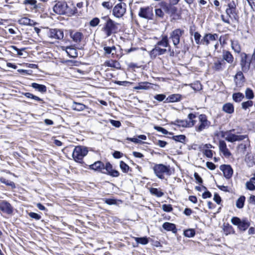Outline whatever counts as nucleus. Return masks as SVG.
<instances>
[{
	"mask_svg": "<svg viewBox=\"0 0 255 255\" xmlns=\"http://www.w3.org/2000/svg\"><path fill=\"white\" fill-rule=\"evenodd\" d=\"M19 24L24 25H35L37 23L34 20L26 17H22L18 20Z\"/></svg>",
	"mask_w": 255,
	"mask_h": 255,
	"instance_id": "23",
	"label": "nucleus"
},
{
	"mask_svg": "<svg viewBox=\"0 0 255 255\" xmlns=\"http://www.w3.org/2000/svg\"><path fill=\"white\" fill-rule=\"evenodd\" d=\"M165 98L166 96L164 94H157L154 96V99L159 102L163 101Z\"/></svg>",
	"mask_w": 255,
	"mask_h": 255,
	"instance_id": "59",
	"label": "nucleus"
},
{
	"mask_svg": "<svg viewBox=\"0 0 255 255\" xmlns=\"http://www.w3.org/2000/svg\"><path fill=\"white\" fill-rule=\"evenodd\" d=\"M218 38V34L217 33H206L202 38V44L208 46L211 41H217Z\"/></svg>",
	"mask_w": 255,
	"mask_h": 255,
	"instance_id": "16",
	"label": "nucleus"
},
{
	"mask_svg": "<svg viewBox=\"0 0 255 255\" xmlns=\"http://www.w3.org/2000/svg\"><path fill=\"white\" fill-rule=\"evenodd\" d=\"M138 15L139 17L145 19H150L152 15V8L149 6L141 7Z\"/></svg>",
	"mask_w": 255,
	"mask_h": 255,
	"instance_id": "12",
	"label": "nucleus"
},
{
	"mask_svg": "<svg viewBox=\"0 0 255 255\" xmlns=\"http://www.w3.org/2000/svg\"><path fill=\"white\" fill-rule=\"evenodd\" d=\"M184 33V30L180 28L175 29L170 33L169 38L171 39L175 48H178V45L180 43V37Z\"/></svg>",
	"mask_w": 255,
	"mask_h": 255,
	"instance_id": "8",
	"label": "nucleus"
},
{
	"mask_svg": "<svg viewBox=\"0 0 255 255\" xmlns=\"http://www.w3.org/2000/svg\"><path fill=\"white\" fill-rule=\"evenodd\" d=\"M199 124L195 127V130L197 132H201L204 129L207 128L210 125V122L207 120V116L204 114H201L198 117Z\"/></svg>",
	"mask_w": 255,
	"mask_h": 255,
	"instance_id": "7",
	"label": "nucleus"
},
{
	"mask_svg": "<svg viewBox=\"0 0 255 255\" xmlns=\"http://www.w3.org/2000/svg\"><path fill=\"white\" fill-rule=\"evenodd\" d=\"M194 176L198 183L202 184L203 183L202 179L197 172L194 173Z\"/></svg>",
	"mask_w": 255,
	"mask_h": 255,
	"instance_id": "62",
	"label": "nucleus"
},
{
	"mask_svg": "<svg viewBox=\"0 0 255 255\" xmlns=\"http://www.w3.org/2000/svg\"><path fill=\"white\" fill-rule=\"evenodd\" d=\"M223 111L228 114H232L234 112L233 105L231 103H226L223 106Z\"/></svg>",
	"mask_w": 255,
	"mask_h": 255,
	"instance_id": "33",
	"label": "nucleus"
},
{
	"mask_svg": "<svg viewBox=\"0 0 255 255\" xmlns=\"http://www.w3.org/2000/svg\"><path fill=\"white\" fill-rule=\"evenodd\" d=\"M72 7L68 6L67 14L68 16L74 15L78 12L77 8L73 4H71Z\"/></svg>",
	"mask_w": 255,
	"mask_h": 255,
	"instance_id": "42",
	"label": "nucleus"
},
{
	"mask_svg": "<svg viewBox=\"0 0 255 255\" xmlns=\"http://www.w3.org/2000/svg\"><path fill=\"white\" fill-rule=\"evenodd\" d=\"M120 166L122 170L125 173H127L129 170V167L128 165L123 161H120Z\"/></svg>",
	"mask_w": 255,
	"mask_h": 255,
	"instance_id": "48",
	"label": "nucleus"
},
{
	"mask_svg": "<svg viewBox=\"0 0 255 255\" xmlns=\"http://www.w3.org/2000/svg\"><path fill=\"white\" fill-rule=\"evenodd\" d=\"M231 223L241 231H245L250 226V223L247 219L241 220L239 218L234 217L231 219Z\"/></svg>",
	"mask_w": 255,
	"mask_h": 255,
	"instance_id": "6",
	"label": "nucleus"
},
{
	"mask_svg": "<svg viewBox=\"0 0 255 255\" xmlns=\"http://www.w3.org/2000/svg\"><path fill=\"white\" fill-rule=\"evenodd\" d=\"M158 5L163 9L165 12H169L170 5L164 1H162L158 3Z\"/></svg>",
	"mask_w": 255,
	"mask_h": 255,
	"instance_id": "40",
	"label": "nucleus"
},
{
	"mask_svg": "<svg viewBox=\"0 0 255 255\" xmlns=\"http://www.w3.org/2000/svg\"><path fill=\"white\" fill-rule=\"evenodd\" d=\"M162 228L167 231H171L173 233H176L177 230L176 227V225L174 224L165 222L162 225Z\"/></svg>",
	"mask_w": 255,
	"mask_h": 255,
	"instance_id": "22",
	"label": "nucleus"
},
{
	"mask_svg": "<svg viewBox=\"0 0 255 255\" xmlns=\"http://www.w3.org/2000/svg\"><path fill=\"white\" fill-rule=\"evenodd\" d=\"M104 50L105 51V54H112V55H113L115 54L116 52V48L114 46L112 47L105 46L104 47Z\"/></svg>",
	"mask_w": 255,
	"mask_h": 255,
	"instance_id": "37",
	"label": "nucleus"
},
{
	"mask_svg": "<svg viewBox=\"0 0 255 255\" xmlns=\"http://www.w3.org/2000/svg\"><path fill=\"white\" fill-rule=\"evenodd\" d=\"M234 130L235 129H233L229 131H227L225 132V135H223V137H225L227 141L231 142L242 141L246 138H247L248 140H249L248 136L247 135H237L231 132Z\"/></svg>",
	"mask_w": 255,
	"mask_h": 255,
	"instance_id": "5",
	"label": "nucleus"
},
{
	"mask_svg": "<svg viewBox=\"0 0 255 255\" xmlns=\"http://www.w3.org/2000/svg\"><path fill=\"white\" fill-rule=\"evenodd\" d=\"M155 14L157 16L162 18L164 15L163 11L161 8H156L155 10Z\"/></svg>",
	"mask_w": 255,
	"mask_h": 255,
	"instance_id": "58",
	"label": "nucleus"
},
{
	"mask_svg": "<svg viewBox=\"0 0 255 255\" xmlns=\"http://www.w3.org/2000/svg\"><path fill=\"white\" fill-rule=\"evenodd\" d=\"M194 38L195 41V42L197 44H202V39L201 40V34L198 32H195L194 34Z\"/></svg>",
	"mask_w": 255,
	"mask_h": 255,
	"instance_id": "46",
	"label": "nucleus"
},
{
	"mask_svg": "<svg viewBox=\"0 0 255 255\" xmlns=\"http://www.w3.org/2000/svg\"><path fill=\"white\" fill-rule=\"evenodd\" d=\"M154 128L157 131L161 132L162 133L164 134H167L168 132L166 129L161 127L155 126L154 127Z\"/></svg>",
	"mask_w": 255,
	"mask_h": 255,
	"instance_id": "53",
	"label": "nucleus"
},
{
	"mask_svg": "<svg viewBox=\"0 0 255 255\" xmlns=\"http://www.w3.org/2000/svg\"><path fill=\"white\" fill-rule=\"evenodd\" d=\"M0 210L7 214H11L13 212L12 207L10 203L5 200L0 201Z\"/></svg>",
	"mask_w": 255,
	"mask_h": 255,
	"instance_id": "17",
	"label": "nucleus"
},
{
	"mask_svg": "<svg viewBox=\"0 0 255 255\" xmlns=\"http://www.w3.org/2000/svg\"><path fill=\"white\" fill-rule=\"evenodd\" d=\"M28 215L30 218L34 219L35 220H39L41 218V216L39 214L34 212L29 213Z\"/></svg>",
	"mask_w": 255,
	"mask_h": 255,
	"instance_id": "52",
	"label": "nucleus"
},
{
	"mask_svg": "<svg viewBox=\"0 0 255 255\" xmlns=\"http://www.w3.org/2000/svg\"><path fill=\"white\" fill-rule=\"evenodd\" d=\"M235 78L237 79L236 81V85L240 87H242L245 79L242 71H238L235 76Z\"/></svg>",
	"mask_w": 255,
	"mask_h": 255,
	"instance_id": "24",
	"label": "nucleus"
},
{
	"mask_svg": "<svg viewBox=\"0 0 255 255\" xmlns=\"http://www.w3.org/2000/svg\"><path fill=\"white\" fill-rule=\"evenodd\" d=\"M133 238L137 244H140L142 245H145L149 242L148 238L146 237L141 238L133 237Z\"/></svg>",
	"mask_w": 255,
	"mask_h": 255,
	"instance_id": "34",
	"label": "nucleus"
},
{
	"mask_svg": "<svg viewBox=\"0 0 255 255\" xmlns=\"http://www.w3.org/2000/svg\"><path fill=\"white\" fill-rule=\"evenodd\" d=\"M245 197L244 196H241L236 201V206L239 209H242L244 206L245 201Z\"/></svg>",
	"mask_w": 255,
	"mask_h": 255,
	"instance_id": "39",
	"label": "nucleus"
},
{
	"mask_svg": "<svg viewBox=\"0 0 255 255\" xmlns=\"http://www.w3.org/2000/svg\"><path fill=\"white\" fill-rule=\"evenodd\" d=\"M223 60L226 61L229 64H232L234 62V57L231 53L227 50H224L223 51Z\"/></svg>",
	"mask_w": 255,
	"mask_h": 255,
	"instance_id": "25",
	"label": "nucleus"
},
{
	"mask_svg": "<svg viewBox=\"0 0 255 255\" xmlns=\"http://www.w3.org/2000/svg\"><path fill=\"white\" fill-rule=\"evenodd\" d=\"M127 4L124 2H120L116 4L113 9V14L117 18L124 16L126 12Z\"/></svg>",
	"mask_w": 255,
	"mask_h": 255,
	"instance_id": "9",
	"label": "nucleus"
},
{
	"mask_svg": "<svg viewBox=\"0 0 255 255\" xmlns=\"http://www.w3.org/2000/svg\"><path fill=\"white\" fill-rule=\"evenodd\" d=\"M213 199L218 204H220L221 202L220 196L216 193L214 194Z\"/></svg>",
	"mask_w": 255,
	"mask_h": 255,
	"instance_id": "63",
	"label": "nucleus"
},
{
	"mask_svg": "<svg viewBox=\"0 0 255 255\" xmlns=\"http://www.w3.org/2000/svg\"><path fill=\"white\" fill-rule=\"evenodd\" d=\"M23 3L25 5H30L32 7L31 8L32 10H37L40 8V3L37 4L36 0H24Z\"/></svg>",
	"mask_w": 255,
	"mask_h": 255,
	"instance_id": "26",
	"label": "nucleus"
},
{
	"mask_svg": "<svg viewBox=\"0 0 255 255\" xmlns=\"http://www.w3.org/2000/svg\"><path fill=\"white\" fill-rule=\"evenodd\" d=\"M31 87L41 93H45L47 91V88L44 85L39 84L36 83L31 84Z\"/></svg>",
	"mask_w": 255,
	"mask_h": 255,
	"instance_id": "29",
	"label": "nucleus"
},
{
	"mask_svg": "<svg viewBox=\"0 0 255 255\" xmlns=\"http://www.w3.org/2000/svg\"><path fill=\"white\" fill-rule=\"evenodd\" d=\"M203 153L208 158H211L213 156V151L210 149H205Z\"/></svg>",
	"mask_w": 255,
	"mask_h": 255,
	"instance_id": "60",
	"label": "nucleus"
},
{
	"mask_svg": "<svg viewBox=\"0 0 255 255\" xmlns=\"http://www.w3.org/2000/svg\"><path fill=\"white\" fill-rule=\"evenodd\" d=\"M220 169L223 172L225 178L227 179L231 178L233 173V170L230 165H222L220 166Z\"/></svg>",
	"mask_w": 255,
	"mask_h": 255,
	"instance_id": "18",
	"label": "nucleus"
},
{
	"mask_svg": "<svg viewBox=\"0 0 255 255\" xmlns=\"http://www.w3.org/2000/svg\"><path fill=\"white\" fill-rule=\"evenodd\" d=\"M110 123L114 127L116 128H119L121 126V123L119 121H116L114 120H110Z\"/></svg>",
	"mask_w": 255,
	"mask_h": 255,
	"instance_id": "61",
	"label": "nucleus"
},
{
	"mask_svg": "<svg viewBox=\"0 0 255 255\" xmlns=\"http://www.w3.org/2000/svg\"><path fill=\"white\" fill-rule=\"evenodd\" d=\"M150 192L152 195L157 197H161L164 195V193L162 192L161 190L157 188H151Z\"/></svg>",
	"mask_w": 255,
	"mask_h": 255,
	"instance_id": "35",
	"label": "nucleus"
},
{
	"mask_svg": "<svg viewBox=\"0 0 255 255\" xmlns=\"http://www.w3.org/2000/svg\"><path fill=\"white\" fill-rule=\"evenodd\" d=\"M23 94L27 98L32 99L35 101L41 102L42 103L43 102V100L42 99L40 98L39 97H38L36 96L33 95L31 93H23Z\"/></svg>",
	"mask_w": 255,
	"mask_h": 255,
	"instance_id": "44",
	"label": "nucleus"
},
{
	"mask_svg": "<svg viewBox=\"0 0 255 255\" xmlns=\"http://www.w3.org/2000/svg\"><path fill=\"white\" fill-rule=\"evenodd\" d=\"M244 98V95L241 93H236L233 94V99L236 102H240Z\"/></svg>",
	"mask_w": 255,
	"mask_h": 255,
	"instance_id": "38",
	"label": "nucleus"
},
{
	"mask_svg": "<svg viewBox=\"0 0 255 255\" xmlns=\"http://www.w3.org/2000/svg\"><path fill=\"white\" fill-rule=\"evenodd\" d=\"M152 169L156 176L161 179H164V174H170L169 166L162 164H155Z\"/></svg>",
	"mask_w": 255,
	"mask_h": 255,
	"instance_id": "3",
	"label": "nucleus"
},
{
	"mask_svg": "<svg viewBox=\"0 0 255 255\" xmlns=\"http://www.w3.org/2000/svg\"><path fill=\"white\" fill-rule=\"evenodd\" d=\"M66 51L68 55L70 57L74 58L77 57V53L76 52V50L74 48L71 47H67L66 48Z\"/></svg>",
	"mask_w": 255,
	"mask_h": 255,
	"instance_id": "36",
	"label": "nucleus"
},
{
	"mask_svg": "<svg viewBox=\"0 0 255 255\" xmlns=\"http://www.w3.org/2000/svg\"><path fill=\"white\" fill-rule=\"evenodd\" d=\"M89 168L102 173L104 170V164L101 161H98L90 165Z\"/></svg>",
	"mask_w": 255,
	"mask_h": 255,
	"instance_id": "21",
	"label": "nucleus"
},
{
	"mask_svg": "<svg viewBox=\"0 0 255 255\" xmlns=\"http://www.w3.org/2000/svg\"><path fill=\"white\" fill-rule=\"evenodd\" d=\"M87 108L86 105L75 102H74L72 105V109L77 111H82Z\"/></svg>",
	"mask_w": 255,
	"mask_h": 255,
	"instance_id": "31",
	"label": "nucleus"
},
{
	"mask_svg": "<svg viewBox=\"0 0 255 255\" xmlns=\"http://www.w3.org/2000/svg\"><path fill=\"white\" fill-rule=\"evenodd\" d=\"M88 152V150L87 147L77 146L73 151L72 156L75 161L81 163L83 157L87 154Z\"/></svg>",
	"mask_w": 255,
	"mask_h": 255,
	"instance_id": "2",
	"label": "nucleus"
},
{
	"mask_svg": "<svg viewBox=\"0 0 255 255\" xmlns=\"http://www.w3.org/2000/svg\"><path fill=\"white\" fill-rule=\"evenodd\" d=\"M226 12L228 17L231 18H234L235 19H237L238 18V14L236 11V9H231L227 8L226 10Z\"/></svg>",
	"mask_w": 255,
	"mask_h": 255,
	"instance_id": "32",
	"label": "nucleus"
},
{
	"mask_svg": "<svg viewBox=\"0 0 255 255\" xmlns=\"http://www.w3.org/2000/svg\"><path fill=\"white\" fill-rule=\"evenodd\" d=\"M0 181L6 185L10 186L12 188H14L15 187V184L13 182L11 181H9L8 180H6L5 178L3 177H0Z\"/></svg>",
	"mask_w": 255,
	"mask_h": 255,
	"instance_id": "43",
	"label": "nucleus"
},
{
	"mask_svg": "<svg viewBox=\"0 0 255 255\" xmlns=\"http://www.w3.org/2000/svg\"><path fill=\"white\" fill-rule=\"evenodd\" d=\"M225 65V62L223 60H218L215 61L213 66V69L216 71L222 70L224 67Z\"/></svg>",
	"mask_w": 255,
	"mask_h": 255,
	"instance_id": "30",
	"label": "nucleus"
},
{
	"mask_svg": "<svg viewBox=\"0 0 255 255\" xmlns=\"http://www.w3.org/2000/svg\"><path fill=\"white\" fill-rule=\"evenodd\" d=\"M246 97L248 99H252L254 98V94L252 89L247 88L245 91Z\"/></svg>",
	"mask_w": 255,
	"mask_h": 255,
	"instance_id": "47",
	"label": "nucleus"
},
{
	"mask_svg": "<svg viewBox=\"0 0 255 255\" xmlns=\"http://www.w3.org/2000/svg\"><path fill=\"white\" fill-rule=\"evenodd\" d=\"M188 118L189 119V122L185 120H177L174 122L172 123V124L176 125L178 127H181L183 128L192 127L195 124L196 121L193 119L196 118V115L190 113L188 115Z\"/></svg>",
	"mask_w": 255,
	"mask_h": 255,
	"instance_id": "4",
	"label": "nucleus"
},
{
	"mask_svg": "<svg viewBox=\"0 0 255 255\" xmlns=\"http://www.w3.org/2000/svg\"><path fill=\"white\" fill-rule=\"evenodd\" d=\"M166 51V49L161 48L155 45L154 47L150 52V55L151 57L155 58L157 56L165 54Z\"/></svg>",
	"mask_w": 255,
	"mask_h": 255,
	"instance_id": "19",
	"label": "nucleus"
},
{
	"mask_svg": "<svg viewBox=\"0 0 255 255\" xmlns=\"http://www.w3.org/2000/svg\"><path fill=\"white\" fill-rule=\"evenodd\" d=\"M70 37L77 43H80L84 38L82 32L73 30H69Z\"/></svg>",
	"mask_w": 255,
	"mask_h": 255,
	"instance_id": "13",
	"label": "nucleus"
},
{
	"mask_svg": "<svg viewBox=\"0 0 255 255\" xmlns=\"http://www.w3.org/2000/svg\"><path fill=\"white\" fill-rule=\"evenodd\" d=\"M68 4L65 1H58L54 5L53 10L58 14H67Z\"/></svg>",
	"mask_w": 255,
	"mask_h": 255,
	"instance_id": "10",
	"label": "nucleus"
},
{
	"mask_svg": "<svg viewBox=\"0 0 255 255\" xmlns=\"http://www.w3.org/2000/svg\"><path fill=\"white\" fill-rule=\"evenodd\" d=\"M172 139L176 141L184 143L186 140V136L183 134L174 135L172 136Z\"/></svg>",
	"mask_w": 255,
	"mask_h": 255,
	"instance_id": "45",
	"label": "nucleus"
},
{
	"mask_svg": "<svg viewBox=\"0 0 255 255\" xmlns=\"http://www.w3.org/2000/svg\"><path fill=\"white\" fill-rule=\"evenodd\" d=\"M104 170L105 171L103 170L102 173L109 175L112 177H117L120 175L118 170L113 169V166L109 162H107L105 165L104 164Z\"/></svg>",
	"mask_w": 255,
	"mask_h": 255,
	"instance_id": "11",
	"label": "nucleus"
},
{
	"mask_svg": "<svg viewBox=\"0 0 255 255\" xmlns=\"http://www.w3.org/2000/svg\"><path fill=\"white\" fill-rule=\"evenodd\" d=\"M241 61L240 65L241 66L242 70L243 72H245L249 70L250 66L251 61L247 60L248 55L245 53H242L241 54Z\"/></svg>",
	"mask_w": 255,
	"mask_h": 255,
	"instance_id": "15",
	"label": "nucleus"
},
{
	"mask_svg": "<svg viewBox=\"0 0 255 255\" xmlns=\"http://www.w3.org/2000/svg\"><path fill=\"white\" fill-rule=\"evenodd\" d=\"M104 201L109 205H116L117 204V200L114 199H105Z\"/></svg>",
	"mask_w": 255,
	"mask_h": 255,
	"instance_id": "56",
	"label": "nucleus"
},
{
	"mask_svg": "<svg viewBox=\"0 0 255 255\" xmlns=\"http://www.w3.org/2000/svg\"><path fill=\"white\" fill-rule=\"evenodd\" d=\"M162 209L165 212H169L173 210V208L171 205L164 204L162 205Z\"/></svg>",
	"mask_w": 255,
	"mask_h": 255,
	"instance_id": "57",
	"label": "nucleus"
},
{
	"mask_svg": "<svg viewBox=\"0 0 255 255\" xmlns=\"http://www.w3.org/2000/svg\"><path fill=\"white\" fill-rule=\"evenodd\" d=\"M101 19L105 21L102 31L105 33L107 37L118 32L119 23L111 19L108 15L102 16Z\"/></svg>",
	"mask_w": 255,
	"mask_h": 255,
	"instance_id": "1",
	"label": "nucleus"
},
{
	"mask_svg": "<svg viewBox=\"0 0 255 255\" xmlns=\"http://www.w3.org/2000/svg\"><path fill=\"white\" fill-rule=\"evenodd\" d=\"M48 36L50 38L60 40L63 38L64 33L63 30L60 29H50Z\"/></svg>",
	"mask_w": 255,
	"mask_h": 255,
	"instance_id": "14",
	"label": "nucleus"
},
{
	"mask_svg": "<svg viewBox=\"0 0 255 255\" xmlns=\"http://www.w3.org/2000/svg\"><path fill=\"white\" fill-rule=\"evenodd\" d=\"M155 45L159 47V46H161L164 47H170V45L169 43V40L167 36H162L161 39L158 41Z\"/></svg>",
	"mask_w": 255,
	"mask_h": 255,
	"instance_id": "28",
	"label": "nucleus"
},
{
	"mask_svg": "<svg viewBox=\"0 0 255 255\" xmlns=\"http://www.w3.org/2000/svg\"><path fill=\"white\" fill-rule=\"evenodd\" d=\"M219 150L225 157H229L231 155V153L228 149L227 144L224 140H220L219 144Z\"/></svg>",
	"mask_w": 255,
	"mask_h": 255,
	"instance_id": "20",
	"label": "nucleus"
},
{
	"mask_svg": "<svg viewBox=\"0 0 255 255\" xmlns=\"http://www.w3.org/2000/svg\"><path fill=\"white\" fill-rule=\"evenodd\" d=\"M253 102L252 101H248L247 102H245L242 103V108L246 110L247 108L253 106Z\"/></svg>",
	"mask_w": 255,
	"mask_h": 255,
	"instance_id": "51",
	"label": "nucleus"
},
{
	"mask_svg": "<svg viewBox=\"0 0 255 255\" xmlns=\"http://www.w3.org/2000/svg\"><path fill=\"white\" fill-rule=\"evenodd\" d=\"M148 84V83H140L138 84V85L135 88L136 89H146L148 87L147 85Z\"/></svg>",
	"mask_w": 255,
	"mask_h": 255,
	"instance_id": "54",
	"label": "nucleus"
},
{
	"mask_svg": "<svg viewBox=\"0 0 255 255\" xmlns=\"http://www.w3.org/2000/svg\"><path fill=\"white\" fill-rule=\"evenodd\" d=\"M246 188L250 190H255V186L253 183L250 181H248L246 184Z\"/></svg>",
	"mask_w": 255,
	"mask_h": 255,
	"instance_id": "55",
	"label": "nucleus"
},
{
	"mask_svg": "<svg viewBox=\"0 0 255 255\" xmlns=\"http://www.w3.org/2000/svg\"><path fill=\"white\" fill-rule=\"evenodd\" d=\"M184 235L185 237L191 238L195 236V232L194 229H188L184 231Z\"/></svg>",
	"mask_w": 255,
	"mask_h": 255,
	"instance_id": "49",
	"label": "nucleus"
},
{
	"mask_svg": "<svg viewBox=\"0 0 255 255\" xmlns=\"http://www.w3.org/2000/svg\"><path fill=\"white\" fill-rule=\"evenodd\" d=\"M156 144L159 146L160 147H164L167 144V142L161 140L157 141Z\"/></svg>",
	"mask_w": 255,
	"mask_h": 255,
	"instance_id": "64",
	"label": "nucleus"
},
{
	"mask_svg": "<svg viewBox=\"0 0 255 255\" xmlns=\"http://www.w3.org/2000/svg\"><path fill=\"white\" fill-rule=\"evenodd\" d=\"M182 99V96L180 94H172L169 96L164 101V103L176 102L180 101Z\"/></svg>",
	"mask_w": 255,
	"mask_h": 255,
	"instance_id": "27",
	"label": "nucleus"
},
{
	"mask_svg": "<svg viewBox=\"0 0 255 255\" xmlns=\"http://www.w3.org/2000/svg\"><path fill=\"white\" fill-rule=\"evenodd\" d=\"M232 48L236 53H239L241 51V46L237 41L232 42Z\"/></svg>",
	"mask_w": 255,
	"mask_h": 255,
	"instance_id": "41",
	"label": "nucleus"
},
{
	"mask_svg": "<svg viewBox=\"0 0 255 255\" xmlns=\"http://www.w3.org/2000/svg\"><path fill=\"white\" fill-rule=\"evenodd\" d=\"M100 20L98 17H95L90 20L89 24L92 27L97 26L100 23Z\"/></svg>",
	"mask_w": 255,
	"mask_h": 255,
	"instance_id": "50",
	"label": "nucleus"
}]
</instances>
